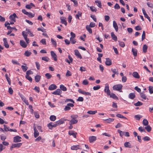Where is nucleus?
I'll return each instance as SVG.
<instances>
[{
	"instance_id": "f257e3e1",
	"label": "nucleus",
	"mask_w": 153,
	"mask_h": 153,
	"mask_svg": "<svg viewBox=\"0 0 153 153\" xmlns=\"http://www.w3.org/2000/svg\"><path fill=\"white\" fill-rule=\"evenodd\" d=\"M78 116L77 115H72L71 116L72 119L70 121L69 124L70 125H71L77 123L78 120H76L75 119L77 118Z\"/></svg>"
},
{
	"instance_id": "f03ea898",
	"label": "nucleus",
	"mask_w": 153,
	"mask_h": 153,
	"mask_svg": "<svg viewBox=\"0 0 153 153\" xmlns=\"http://www.w3.org/2000/svg\"><path fill=\"white\" fill-rule=\"evenodd\" d=\"M123 87V85L121 84H118L114 85L113 87V90L115 91H119L120 92H123L121 89Z\"/></svg>"
},
{
	"instance_id": "7ed1b4c3",
	"label": "nucleus",
	"mask_w": 153,
	"mask_h": 153,
	"mask_svg": "<svg viewBox=\"0 0 153 153\" xmlns=\"http://www.w3.org/2000/svg\"><path fill=\"white\" fill-rule=\"evenodd\" d=\"M118 132L121 137H123L124 135L128 137L130 136L129 133L128 132L123 131L120 130H118Z\"/></svg>"
},
{
	"instance_id": "20e7f679",
	"label": "nucleus",
	"mask_w": 153,
	"mask_h": 153,
	"mask_svg": "<svg viewBox=\"0 0 153 153\" xmlns=\"http://www.w3.org/2000/svg\"><path fill=\"white\" fill-rule=\"evenodd\" d=\"M104 91L105 93H106L107 95H110L111 91L109 89V86L108 84H105Z\"/></svg>"
},
{
	"instance_id": "39448f33",
	"label": "nucleus",
	"mask_w": 153,
	"mask_h": 153,
	"mask_svg": "<svg viewBox=\"0 0 153 153\" xmlns=\"http://www.w3.org/2000/svg\"><path fill=\"white\" fill-rule=\"evenodd\" d=\"M74 106V105L73 104L71 103H68L64 108V110L65 111H69L71 109L70 107H73Z\"/></svg>"
},
{
	"instance_id": "423d86ee",
	"label": "nucleus",
	"mask_w": 153,
	"mask_h": 153,
	"mask_svg": "<svg viewBox=\"0 0 153 153\" xmlns=\"http://www.w3.org/2000/svg\"><path fill=\"white\" fill-rule=\"evenodd\" d=\"M18 18L16 14L13 13L12 15H10L9 16V19L11 21H13V22H16V18Z\"/></svg>"
},
{
	"instance_id": "0eeeda50",
	"label": "nucleus",
	"mask_w": 153,
	"mask_h": 153,
	"mask_svg": "<svg viewBox=\"0 0 153 153\" xmlns=\"http://www.w3.org/2000/svg\"><path fill=\"white\" fill-rule=\"evenodd\" d=\"M22 145L21 143H17L13 144L10 147V149L12 150V148H19Z\"/></svg>"
},
{
	"instance_id": "6e6552de",
	"label": "nucleus",
	"mask_w": 153,
	"mask_h": 153,
	"mask_svg": "<svg viewBox=\"0 0 153 153\" xmlns=\"http://www.w3.org/2000/svg\"><path fill=\"white\" fill-rule=\"evenodd\" d=\"M21 137L19 136H16L13 137V142L15 143L19 142L21 141Z\"/></svg>"
},
{
	"instance_id": "1a4fd4ad",
	"label": "nucleus",
	"mask_w": 153,
	"mask_h": 153,
	"mask_svg": "<svg viewBox=\"0 0 153 153\" xmlns=\"http://www.w3.org/2000/svg\"><path fill=\"white\" fill-rule=\"evenodd\" d=\"M33 130L34 131V136L35 138H36L39 135V132L37 130L36 127L35 126H33Z\"/></svg>"
},
{
	"instance_id": "9d476101",
	"label": "nucleus",
	"mask_w": 153,
	"mask_h": 153,
	"mask_svg": "<svg viewBox=\"0 0 153 153\" xmlns=\"http://www.w3.org/2000/svg\"><path fill=\"white\" fill-rule=\"evenodd\" d=\"M75 55L78 58L80 59H82V57L81 55L77 50H75L74 51Z\"/></svg>"
},
{
	"instance_id": "9b49d317",
	"label": "nucleus",
	"mask_w": 153,
	"mask_h": 153,
	"mask_svg": "<svg viewBox=\"0 0 153 153\" xmlns=\"http://www.w3.org/2000/svg\"><path fill=\"white\" fill-rule=\"evenodd\" d=\"M51 54L54 60L55 61H57V56L56 53L53 51H51Z\"/></svg>"
},
{
	"instance_id": "f8f14e48",
	"label": "nucleus",
	"mask_w": 153,
	"mask_h": 153,
	"mask_svg": "<svg viewBox=\"0 0 153 153\" xmlns=\"http://www.w3.org/2000/svg\"><path fill=\"white\" fill-rule=\"evenodd\" d=\"M57 126V124L56 123V122H55V123H50L48 125V127L49 128L51 129L53 127H55Z\"/></svg>"
},
{
	"instance_id": "ddd939ff",
	"label": "nucleus",
	"mask_w": 153,
	"mask_h": 153,
	"mask_svg": "<svg viewBox=\"0 0 153 153\" xmlns=\"http://www.w3.org/2000/svg\"><path fill=\"white\" fill-rule=\"evenodd\" d=\"M20 45L23 48H25L27 46V44L25 42L22 40H21L20 41Z\"/></svg>"
},
{
	"instance_id": "4468645a",
	"label": "nucleus",
	"mask_w": 153,
	"mask_h": 153,
	"mask_svg": "<svg viewBox=\"0 0 153 153\" xmlns=\"http://www.w3.org/2000/svg\"><path fill=\"white\" fill-rule=\"evenodd\" d=\"M66 19V18L65 17H62L60 18L61 23L64 24L65 26H66L67 23Z\"/></svg>"
},
{
	"instance_id": "2eb2a0df",
	"label": "nucleus",
	"mask_w": 153,
	"mask_h": 153,
	"mask_svg": "<svg viewBox=\"0 0 153 153\" xmlns=\"http://www.w3.org/2000/svg\"><path fill=\"white\" fill-rule=\"evenodd\" d=\"M105 63L106 65L110 66L112 64L111 61L109 58H106Z\"/></svg>"
},
{
	"instance_id": "dca6fc26",
	"label": "nucleus",
	"mask_w": 153,
	"mask_h": 153,
	"mask_svg": "<svg viewBox=\"0 0 153 153\" xmlns=\"http://www.w3.org/2000/svg\"><path fill=\"white\" fill-rule=\"evenodd\" d=\"M57 88V86L54 84L51 85L48 88V89L50 90H53Z\"/></svg>"
},
{
	"instance_id": "f3484780",
	"label": "nucleus",
	"mask_w": 153,
	"mask_h": 153,
	"mask_svg": "<svg viewBox=\"0 0 153 153\" xmlns=\"http://www.w3.org/2000/svg\"><path fill=\"white\" fill-rule=\"evenodd\" d=\"M132 75L134 78L137 79H139L140 77L138 73L137 72L134 71L133 72Z\"/></svg>"
},
{
	"instance_id": "a211bd4d",
	"label": "nucleus",
	"mask_w": 153,
	"mask_h": 153,
	"mask_svg": "<svg viewBox=\"0 0 153 153\" xmlns=\"http://www.w3.org/2000/svg\"><path fill=\"white\" fill-rule=\"evenodd\" d=\"M68 134L70 135H72L74 138H76L77 133L76 132H74L73 131H69L68 132Z\"/></svg>"
},
{
	"instance_id": "6ab92c4d",
	"label": "nucleus",
	"mask_w": 153,
	"mask_h": 153,
	"mask_svg": "<svg viewBox=\"0 0 153 153\" xmlns=\"http://www.w3.org/2000/svg\"><path fill=\"white\" fill-rule=\"evenodd\" d=\"M89 141L90 143H93L97 139L96 137L95 136H91L89 137Z\"/></svg>"
},
{
	"instance_id": "aec40b11",
	"label": "nucleus",
	"mask_w": 153,
	"mask_h": 153,
	"mask_svg": "<svg viewBox=\"0 0 153 153\" xmlns=\"http://www.w3.org/2000/svg\"><path fill=\"white\" fill-rule=\"evenodd\" d=\"M113 27L115 29L116 31L117 32L118 30V25L116 22L114 21H113Z\"/></svg>"
},
{
	"instance_id": "412c9836",
	"label": "nucleus",
	"mask_w": 153,
	"mask_h": 153,
	"mask_svg": "<svg viewBox=\"0 0 153 153\" xmlns=\"http://www.w3.org/2000/svg\"><path fill=\"white\" fill-rule=\"evenodd\" d=\"M52 94L55 95H60L61 93V90L59 89H57L55 91L52 93Z\"/></svg>"
},
{
	"instance_id": "4be33fe9",
	"label": "nucleus",
	"mask_w": 153,
	"mask_h": 153,
	"mask_svg": "<svg viewBox=\"0 0 153 153\" xmlns=\"http://www.w3.org/2000/svg\"><path fill=\"white\" fill-rule=\"evenodd\" d=\"M135 97V95L134 93H131L128 95V98L131 100H133Z\"/></svg>"
},
{
	"instance_id": "5701e85b",
	"label": "nucleus",
	"mask_w": 153,
	"mask_h": 153,
	"mask_svg": "<svg viewBox=\"0 0 153 153\" xmlns=\"http://www.w3.org/2000/svg\"><path fill=\"white\" fill-rule=\"evenodd\" d=\"M132 52L133 55L134 56L136 57L137 56V51L136 49L132 48Z\"/></svg>"
},
{
	"instance_id": "b1692460",
	"label": "nucleus",
	"mask_w": 153,
	"mask_h": 153,
	"mask_svg": "<svg viewBox=\"0 0 153 153\" xmlns=\"http://www.w3.org/2000/svg\"><path fill=\"white\" fill-rule=\"evenodd\" d=\"M114 119L111 118H109L108 119L104 120L105 121V122L106 123H110L114 121Z\"/></svg>"
},
{
	"instance_id": "393cba45",
	"label": "nucleus",
	"mask_w": 153,
	"mask_h": 153,
	"mask_svg": "<svg viewBox=\"0 0 153 153\" xmlns=\"http://www.w3.org/2000/svg\"><path fill=\"white\" fill-rule=\"evenodd\" d=\"M82 15V13L80 11H78L77 14L75 15V18L76 19H77L79 20H80L79 17H81Z\"/></svg>"
},
{
	"instance_id": "a878e982",
	"label": "nucleus",
	"mask_w": 153,
	"mask_h": 153,
	"mask_svg": "<svg viewBox=\"0 0 153 153\" xmlns=\"http://www.w3.org/2000/svg\"><path fill=\"white\" fill-rule=\"evenodd\" d=\"M111 36L113 40L115 41H116L117 40V37L114 34L113 32H112L111 33Z\"/></svg>"
},
{
	"instance_id": "bb28decb",
	"label": "nucleus",
	"mask_w": 153,
	"mask_h": 153,
	"mask_svg": "<svg viewBox=\"0 0 153 153\" xmlns=\"http://www.w3.org/2000/svg\"><path fill=\"white\" fill-rule=\"evenodd\" d=\"M108 96H109L110 97L114 99H118V98L117 96H116L115 94L114 93H112L111 94L110 93V95H109Z\"/></svg>"
},
{
	"instance_id": "cd10ccee",
	"label": "nucleus",
	"mask_w": 153,
	"mask_h": 153,
	"mask_svg": "<svg viewBox=\"0 0 153 153\" xmlns=\"http://www.w3.org/2000/svg\"><path fill=\"white\" fill-rule=\"evenodd\" d=\"M41 76L40 75H37L35 77V79L36 82H38L40 80Z\"/></svg>"
},
{
	"instance_id": "c85d7f7f",
	"label": "nucleus",
	"mask_w": 153,
	"mask_h": 153,
	"mask_svg": "<svg viewBox=\"0 0 153 153\" xmlns=\"http://www.w3.org/2000/svg\"><path fill=\"white\" fill-rule=\"evenodd\" d=\"M124 146L125 147L127 148H131V144L129 142H126L124 143Z\"/></svg>"
},
{
	"instance_id": "c756f323",
	"label": "nucleus",
	"mask_w": 153,
	"mask_h": 153,
	"mask_svg": "<svg viewBox=\"0 0 153 153\" xmlns=\"http://www.w3.org/2000/svg\"><path fill=\"white\" fill-rule=\"evenodd\" d=\"M95 3L97 4L98 7L100 8H101L102 3L100 1L97 0L95 1Z\"/></svg>"
},
{
	"instance_id": "7c9ffc66",
	"label": "nucleus",
	"mask_w": 153,
	"mask_h": 153,
	"mask_svg": "<svg viewBox=\"0 0 153 153\" xmlns=\"http://www.w3.org/2000/svg\"><path fill=\"white\" fill-rule=\"evenodd\" d=\"M31 54L32 53L31 52L28 51H26L24 53V55L28 57L31 55Z\"/></svg>"
},
{
	"instance_id": "2f4dec72",
	"label": "nucleus",
	"mask_w": 153,
	"mask_h": 153,
	"mask_svg": "<svg viewBox=\"0 0 153 153\" xmlns=\"http://www.w3.org/2000/svg\"><path fill=\"white\" fill-rule=\"evenodd\" d=\"M86 28L89 33L91 34L92 33V30L91 27L88 25H87L86 26Z\"/></svg>"
},
{
	"instance_id": "473e14b6",
	"label": "nucleus",
	"mask_w": 153,
	"mask_h": 153,
	"mask_svg": "<svg viewBox=\"0 0 153 153\" xmlns=\"http://www.w3.org/2000/svg\"><path fill=\"white\" fill-rule=\"evenodd\" d=\"M142 117V116L140 114L136 115L134 116L135 119L138 120H139Z\"/></svg>"
},
{
	"instance_id": "72a5a7b5",
	"label": "nucleus",
	"mask_w": 153,
	"mask_h": 153,
	"mask_svg": "<svg viewBox=\"0 0 153 153\" xmlns=\"http://www.w3.org/2000/svg\"><path fill=\"white\" fill-rule=\"evenodd\" d=\"M59 88L63 91H66L67 90V88L63 85H60Z\"/></svg>"
},
{
	"instance_id": "f704fd0d",
	"label": "nucleus",
	"mask_w": 153,
	"mask_h": 153,
	"mask_svg": "<svg viewBox=\"0 0 153 153\" xmlns=\"http://www.w3.org/2000/svg\"><path fill=\"white\" fill-rule=\"evenodd\" d=\"M26 30L27 31V33H28L30 36L33 37L34 35L32 33L30 30L28 29H26Z\"/></svg>"
},
{
	"instance_id": "c9c22d12",
	"label": "nucleus",
	"mask_w": 153,
	"mask_h": 153,
	"mask_svg": "<svg viewBox=\"0 0 153 153\" xmlns=\"http://www.w3.org/2000/svg\"><path fill=\"white\" fill-rule=\"evenodd\" d=\"M111 70L114 74H117V75L118 74V72L117 69L111 68Z\"/></svg>"
},
{
	"instance_id": "e433bc0d",
	"label": "nucleus",
	"mask_w": 153,
	"mask_h": 153,
	"mask_svg": "<svg viewBox=\"0 0 153 153\" xmlns=\"http://www.w3.org/2000/svg\"><path fill=\"white\" fill-rule=\"evenodd\" d=\"M149 123L148 120L146 119H144L143 121V125L146 126L148 125Z\"/></svg>"
},
{
	"instance_id": "4c0bfd02",
	"label": "nucleus",
	"mask_w": 153,
	"mask_h": 153,
	"mask_svg": "<svg viewBox=\"0 0 153 153\" xmlns=\"http://www.w3.org/2000/svg\"><path fill=\"white\" fill-rule=\"evenodd\" d=\"M79 148V146L78 145H75L72 146L71 147V149L73 150H76Z\"/></svg>"
},
{
	"instance_id": "58836bf2",
	"label": "nucleus",
	"mask_w": 153,
	"mask_h": 153,
	"mask_svg": "<svg viewBox=\"0 0 153 153\" xmlns=\"http://www.w3.org/2000/svg\"><path fill=\"white\" fill-rule=\"evenodd\" d=\"M97 113V111H88L87 113L90 114H94Z\"/></svg>"
},
{
	"instance_id": "ea45409f",
	"label": "nucleus",
	"mask_w": 153,
	"mask_h": 153,
	"mask_svg": "<svg viewBox=\"0 0 153 153\" xmlns=\"http://www.w3.org/2000/svg\"><path fill=\"white\" fill-rule=\"evenodd\" d=\"M149 93L150 94H152L153 93V86H149Z\"/></svg>"
},
{
	"instance_id": "a19ab883",
	"label": "nucleus",
	"mask_w": 153,
	"mask_h": 153,
	"mask_svg": "<svg viewBox=\"0 0 153 153\" xmlns=\"http://www.w3.org/2000/svg\"><path fill=\"white\" fill-rule=\"evenodd\" d=\"M145 128V129H146L148 132H150L151 131L152 128L149 125H147Z\"/></svg>"
},
{
	"instance_id": "79ce46f5",
	"label": "nucleus",
	"mask_w": 153,
	"mask_h": 153,
	"mask_svg": "<svg viewBox=\"0 0 153 153\" xmlns=\"http://www.w3.org/2000/svg\"><path fill=\"white\" fill-rule=\"evenodd\" d=\"M57 126L63 124L64 123V121L62 120H60L56 122Z\"/></svg>"
},
{
	"instance_id": "37998d69",
	"label": "nucleus",
	"mask_w": 153,
	"mask_h": 153,
	"mask_svg": "<svg viewBox=\"0 0 153 153\" xmlns=\"http://www.w3.org/2000/svg\"><path fill=\"white\" fill-rule=\"evenodd\" d=\"M50 119L52 121H54L56 119V117L54 115H51L50 117Z\"/></svg>"
},
{
	"instance_id": "c03bdc74",
	"label": "nucleus",
	"mask_w": 153,
	"mask_h": 153,
	"mask_svg": "<svg viewBox=\"0 0 153 153\" xmlns=\"http://www.w3.org/2000/svg\"><path fill=\"white\" fill-rule=\"evenodd\" d=\"M143 105V103L140 102V101H138V102L136 103H134V105L136 106H140Z\"/></svg>"
},
{
	"instance_id": "a18cd8bd",
	"label": "nucleus",
	"mask_w": 153,
	"mask_h": 153,
	"mask_svg": "<svg viewBox=\"0 0 153 153\" xmlns=\"http://www.w3.org/2000/svg\"><path fill=\"white\" fill-rule=\"evenodd\" d=\"M1 139L3 141L5 140L6 139V136L3 134H1L0 135Z\"/></svg>"
},
{
	"instance_id": "49530a36",
	"label": "nucleus",
	"mask_w": 153,
	"mask_h": 153,
	"mask_svg": "<svg viewBox=\"0 0 153 153\" xmlns=\"http://www.w3.org/2000/svg\"><path fill=\"white\" fill-rule=\"evenodd\" d=\"M138 130L140 131L141 132H146V130L145 129L143 128V127L142 126H140L138 128Z\"/></svg>"
},
{
	"instance_id": "de8ad7c7",
	"label": "nucleus",
	"mask_w": 153,
	"mask_h": 153,
	"mask_svg": "<svg viewBox=\"0 0 153 153\" xmlns=\"http://www.w3.org/2000/svg\"><path fill=\"white\" fill-rule=\"evenodd\" d=\"M147 49V46L146 45H144L143 47V51L145 53L146 52Z\"/></svg>"
},
{
	"instance_id": "09e8293b",
	"label": "nucleus",
	"mask_w": 153,
	"mask_h": 153,
	"mask_svg": "<svg viewBox=\"0 0 153 153\" xmlns=\"http://www.w3.org/2000/svg\"><path fill=\"white\" fill-rule=\"evenodd\" d=\"M71 72L69 70H67V72L65 74V76L66 77H68L71 76Z\"/></svg>"
},
{
	"instance_id": "8fccbe9b",
	"label": "nucleus",
	"mask_w": 153,
	"mask_h": 153,
	"mask_svg": "<svg viewBox=\"0 0 153 153\" xmlns=\"http://www.w3.org/2000/svg\"><path fill=\"white\" fill-rule=\"evenodd\" d=\"M11 62L14 64L20 65V64L16 60L12 59Z\"/></svg>"
},
{
	"instance_id": "3c124183",
	"label": "nucleus",
	"mask_w": 153,
	"mask_h": 153,
	"mask_svg": "<svg viewBox=\"0 0 153 153\" xmlns=\"http://www.w3.org/2000/svg\"><path fill=\"white\" fill-rule=\"evenodd\" d=\"M45 76L47 79H49L52 77V75L51 74L49 73H47L45 74Z\"/></svg>"
},
{
	"instance_id": "603ef678",
	"label": "nucleus",
	"mask_w": 153,
	"mask_h": 153,
	"mask_svg": "<svg viewBox=\"0 0 153 153\" xmlns=\"http://www.w3.org/2000/svg\"><path fill=\"white\" fill-rule=\"evenodd\" d=\"M21 68L24 72H25L28 69L27 67L24 65H22Z\"/></svg>"
},
{
	"instance_id": "864d4df0",
	"label": "nucleus",
	"mask_w": 153,
	"mask_h": 153,
	"mask_svg": "<svg viewBox=\"0 0 153 153\" xmlns=\"http://www.w3.org/2000/svg\"><path fill=\"white\" fill-rule=\"evenodd\" d=\"M116 116H117V117H118V118H123V119H127V118L126 117L123 116L122 115H121L120 114H117L116 115Z\"/></svg>"
},
{
	"instance_id": "5fc2aeb1",
	"label": "nucleus",
	"mask_w": 153,
	"mask_h": 153,
	"mask_svg": "<svg viewBox=\"0 0 153 153\" xmlns=\"http://www.w3.org/2000/svg\"><path fill=\"white\" fill-rule=\"evenodd\" d=\"M3 126L4 127V130L5 131H10V128H9V127L7 126L6 125H4Z\"/></svg>"
},
{
	"instance_id": "6e6d98bb",
	"label": "nucleus",
	"mask_w": 153,
	"mask_h": 153,
	"mask_svg": "<svg viewBox=\"0 0 153 153\" xmlns=\"http://www.w3.org/2000/svg\"><path fill=\"white\" fill-rule=\"evenodd\" d=\"M42 59L43 60L48 62L49 61V58L47 56H44L42 57Z\"/></svg>"
},
{
	"instance_id": "4d7b16f0",
	"label": "nucleus",
	"mask_w": 153,
	"mask_h": 153,
	"mask_svg": "<svg viewBox=\"0 0 153 153\" xmlns=\"http://www.w3.org/2000/svg\"><path fill=\"white\" fill-rule=\"evenodd\" d=\"M22 35L23 36V37L24 39L26 38L27 37V33H26L25 31H23L22 32Z\"/></svg>"
},
{
	"instance_id": "13d9d810",
	"label": "nucleus",
	"mask_w": 153,
	"mask_h": 153,
	"mask_svg": "<svg viewBox=\"0 0 153 153\" xmlns=\"http://www.w3.org/2000/svg\"><path fill=\"white\" fill-rule=\"evenodd\" d=\"M26 78L29 80L30 82H32V78L28 75H26L25 76Z\"/></svg>"
},
{
	"instance_id": "bf43d9fd",
	"label": "nucleus",
	"mask_w": 153,
	"mask_h": 153,
	"mask_svg": "<svg viewBox=\"0 0 153 153\" xmlns=\"http://www.w3.org/2000/svg\"><path fill=\"white\" fill-rule=\"evenodd\" d=\"M35 64L36 65L37 69L39 70L40 69V65L39 63L38 62H35Z\"/></svg>"
},
{
	"instance_id": "052dcab7",
	"label": "nucleus",
	"mask_w": 153,
	"mask_h": 153,
	"mask_svg": "<svg viewBox=\"0 0 153 153\" xmlns=\"http://www.w3.org/2000/svg\"><path fill=\"white\" fill-rule=\"evenodd\" d=\"M70 41L71 42V43L73 44H74L76 42L74 38H72V37L70 38Z\"/></svg>"
},
{
	"instance_id": "680f3d73",
	"label": "nucleus",
	"mask_w": 153,
	"mask_h": 153,
	"mask_svg": "<svg viewBox=\"0 0 153 153\" xmlns=\"http://www.w3.org/2000/svg\"><path fill=\"white\" fill-rule=\"evenodd\" d=\"M100 88V86L99 85H97L96 86H94L93 88V89L94 90L96 91L97 90Z\"/></svg>"
},
{
	"instance_id": "e2e57ef3",
	"label": "nucleus",
	"mask_w": 153,
	"mask_h": 153,
	"mask_svg": "<svg viewBox=\"0 0 153 153\" xmlns=\"http://www.w3.org/2000/svg\"><path fill=\"white\" fill-rule=\"evenodd\" d=\"M140 96L141 98L146 100V96L145 94L141 93L140 94Z\"/></svg>"
},
{
	"instance_id": "0e129e2a",
	"label": "nucleus",
	"mask_w": 153,
	"mask_h": 153,
	"mask_svg": "<svg viewBox=\"0 0 153 153\" xmlns=\"http://www.w3.org/2000/svg\"><path fill=\"white\" fill-rule=\"evenodd\" d=\"M51 42H52V44L54 46L56 47V41L54 40L52 38L51 39Z\"/></svg>"
},
{
	"instance_id": "69168bd1",
	"label": "nucleus",
	"mask_w": 153,
	"mask_h": 153,
	"mask_svg": "<svg viewBox=\"0 0 153 153\" xmlns=\"http://www.w3.org/2000/svg\"><path fill=\"white\" fill-rule=\"evenodd\" d=\"M90 8L91 11L93 12H96L97 9L94 6H91L90 7Z\"/></svg>"
},
{
	"instance_id": "338daca9",
	"label": "nucleus",
	"mask_w": 153,
	"mask_h": 153,
	"mask_svg": "<svg viewBox=\"0 0 153 153\" xmlns=\"http://www.w3.org/2000/svg\"><path fill=\"white\" fill-rule=\"evenodd\" d=\"M119 45L122 48H124L125 46V44L123 42H119Z\"/></svg>"
},
{
	"instance_id": "774afa93",
	"label": "nucleus",
	"mask_w": 153,
	"mask_h": 153,
	"mask_svg": "<svg viewBox=\"0 0 153 153\" xmlns=\"http://www.w3.org/2000/svg\"><path fill=\"white\" fill-rule=\"evenodd\" d=\"M147 4L149 7L153 8V4H152L148 2L147 3Z\"/></svg>"
}]
</instances>
